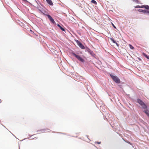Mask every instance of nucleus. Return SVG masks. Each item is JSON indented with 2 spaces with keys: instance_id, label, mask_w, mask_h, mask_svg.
<instances>
[{
  "instance_id": "9",
  "label": "nucleus",
  "mask_w": 149,
  "mask_h": 149,
  "mask_svg": "<svg viewBox=\"0 0 149 149\" xmlns=\"http://www.w3.org/2000/svg\"><path fill=\"white\" fill-rule=\"evenodd\" d=\"M110 40L113 43L116 44L117 45H118V44L114 40L113 38H110Z\"/></svg>"
},
{
  "instance_id": "8",
  "label": "nucleus",
  "mask_w": 149,
  "mask_h": 149,
  "mask_svg": "<svg viewBox=\"0 0 149 149\" xmlns=\"http://www.w3.org/2000/svg\"><path fill=\"white\" fill-rule=\"evenodd\" d=\"M144 112L149 117V112L147 109H146L144 110Z\"/></svg>"
},
{
  "instance_id": "3",
  "label": "nucleus",
  "mask_w": 149,
  "mask_h": 149,
  "mask_svg": "<svg viewBox=\"0 0 149 149\" xmlns=\"http://www.w3.org/2000/svg\"><path fill=\"white\" fill-rule=\"evenodd\" d=\"M110 76L111 77L113 80L116 83H119L120 81L119 79L116 76L113 75L112 74H110Z\"/></svg>"
},
{
  "instance_id": "21",
  "label": "nucleus",
  "mask_w": 149,
  "mask_h": 149,
  "mask_svg": "<svg viewBox=\"0 0 149 149\" xmlns=\"http://www.w3.org/2000/svg\"><path fill=\"white\" fill-rule=\"evenodd\" d=\"M147 12L148 13H149V11H147Z\"/></svg>"
},
{
  "instance_id": "17",
  "label": "nucleus",
  "mask_w": 149,
  "mask_h": 149,
  "mask_svg": "<svg viewBox=\"0 0 149 149\" xmlns=\"http://www.w3.org/2000/svg\"><path fill=\"white\" fill-rule=\"evenodd\" d=\"M133 1H134L137 3H139V1L138 0H132Z\"/></svg>"
},
{
  "instance_id": "1",
  "label": "nucleus",
  "mask_w": 149,
  "mask_h": 149,
  "mask_svg": "<svg viewBox=\"0 0 149 149\" xmlns=\"http://www.w3.org/2000/svg\"><path fill=\"white\" fill-rule=\"evenodd\" d=\"M72 54L79 61L83 62L84 61V59L79 56L75 54L74 52H72Z\"/></svg>"
},
{
  "instance_id": "16",
  "label": "nucleus",
  "mask_w": 149,
  "mask_h": 149,
  "mask_svg": "<svg viewBox=\"0 0 149 149\" xmlns=\"http://www.w3.org/2000/svg\"><path fill=\"white\" fill-rule=\"evenodd\" d=\"M59 28L61 29L63 31H65V29L64 28H63V27H62L61 26L59 27Z\"/></svg>"
},
{
  "instance_id": "6",
  "label": "nucleus",
  "mask_w": 149,
  "mask_h": 149,
  "mask_svg": "<svg viewBox=\"0 0 149 149\" xmlns=\"http://www.w3.org/2000/svg\"><path fill=\"white\" fill-rule=\"evenodd\" d=\"M47 3L51 6L53 5V2L51 0H46Z\"/></svg>"
},
{
  "instance_id": "10",
  "label": "nucleus",
  "mask_w": 149,
  "mask_h": 149,
  "mask_svg": "<svg viewBox=\"0 0 149 149\" xmlns=\"http://www.w3.org/2000/svg\"><path fill=\"white\" fill-rule=\"evenodd\" d=\"M87 51L88 52L90 53L91 54H92L93 53V51L91 50L90 49L88 48L87 49Z\"/></svg>"
},
{
  "instance_id": "12",
  "label": "nucleus",
  "mask_w": 149,
  "mask_h": 149,
  "mask_svg": "<svg viewBox=\"0 0 149 149\" xmlns=\"http://www.w3.org/2000/svg\"><path fill=\"white\" fill-rule=\"evenodd\" d=\"M91 2L95 4H97L96 2L94 0H92L91 1Z\"/></svg>"
},
{
  "instance_id": "5",
  "label": "nucleus",
  "mask_w": 149,
  "mask_h": 149,
  "mask_svg": "<svg viewBox=\"0 0 149 149\" xmlns=\"http://www.w3.org/2000/svg\"><path fill=\"white\" fill-rule=\"evenodd\" d=\"M46 15L47 16L48 18L51 22H52L53 23H55V22L54 19L50 15Z\"/></svg>"
},
{
  "instance_id": "18",
  "label": "nucleus",
  "mask_w": 149,
  "mask_h": 149,
  "mask_svg": "<svg viewBox=\"0 0 149 149\" xmlns=\"http://www.w3.org/2000/svg\"><path fill=\"white\" fill-rule=\"evenodd\" d=\"M96 143L98 144H100L101 143L100 142H97Z\"/></svg>"
},
{
  "instance_id": "4",
  "label": "nucleus",
  "mask_w": 149,
  "mask_h": 149,
  "mask_svg": "<svg viewBox=\"0 0 149 149\" xmlns=\"http://www.w3.org/2000/svg\"><path fill=\"white\" fill-rule=\"evenodd\" d=\"M76 42L78 45L82 49H85L84 47L82 44L79 41L77 40L76 41Z\"/></svg>"
},
{
  "instance_id": "7",
  "label": "nucleus",
  "mask_w": 149,
  "mask_h": 149,
  "mask_svg": "<svg viewBox=\"0 0 149 149\" xmlns=\"http://www.w3.org/2000/svg\"><path fill=\"white\" fill-rule=\"evenodd\" d=\"M145 8L146 9L149 10V6L147 5H142V8Z\"/></svg>"
},
{
  "instance_id": "13",
  "label": "nucleus",
  "mask_w": 149,
  "mask_h": 149,
  "mask_svg": "<svg viewBox=\"0 0 149 149\" xmlns=\"http://www.w3.org/2000/svg\"><path fill=\"white\" fill-rule=\"evenodd\" d=\"M147 59H149V56H147L146 54L143 53Z\"/></svg>"
},
{
  "instance_id": "11",
  "label": "nucleus",
  "mask_w": 149,
  "mask_h": 149,
  "mask_svg": "<svg viewBox=\"0 0 149 149\" xmlns=\"http://www.w3.org/2000/svg\"><path fill=\"white\" fill-rule=\"evenodd\" d=\"M138 11L140 12H147L146 10H143L142 9H139Z\"/></svg>"
},
{
  "instance_id": "2",
  "label": "nucleus",
  "mask_w": 149,
  "mask_h": 149,
  "mask_svg": "<svg viewBox=\"0 0 149 149\" xmlns=\"http://www.w3.org/2000/svg\"><path fill=\"white\" fill-rule=\"evenodd\" d=\"M137 102L142 107L143 109H146L147 108L146 105L145 103L140 99H137Z\"/></svg>"
},
{
  "instance_id": "14",
  "label": "nucleus",
  "mask_w": 149,
  "mask_h": 149,
  "mask_svg": "<svg viewBox=\"0 0 149 149\" xmlns=\"http://www.w3.org/2000/svg\"><path fill=\"white\" fill-rule=\"evenodd\" d=\"M129 47H130V48L132 49H134V47L132 45H131L130 44H129Z\"/></svg>"
},
{
  "instance_id": "20",
  "label": "nucleus",
  "mask_w": 149,
  "mask_h": 149,
  "mask_svg": "<svg viewBox=\"0 0 149 149\" xmlns=\"http://www.w3.org/2000/svg\"><path fill=\"white\" fill-rule=\"evenodd\" d=\"M57 26H58L59 27H60V26H60L59 24H57Z\"/></svg>"
},
{
  "instance_id": "19",
  "label": "nucleus",
  "mask_w": 149,
  "mask_h": 149,
  "mask_svg": "<svg viewBox=\"0 0 149 149\" xmlns=\"http://www.w3.org/2000/svg\"><path fill=\"white\" fill-rule=\"evenodd\" d=\"M112 25H113V27L114 28H116V26H115L114 25V24H112Z\"/></svg>"
},
{
  "instance_id": "15",
  "label": "nucleus",
  "mask_w": 149,
  "mask_h": 149,
  "mask_svg": "<svg viewBox=\"0 0 149 149\" xmlns=\"http://www.w3.org/2000/svg\"><path fill=\"white\" fill-rule=\"evenodd\" d=\"M142 6H136L135 7V8H142Z\"/></svg>"
}]
</instances>
